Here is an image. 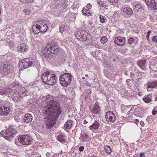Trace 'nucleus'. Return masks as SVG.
<instances>
[{"mask_svg":"<svg viewBox=\"0 0 157 157\" xmlns=\"http://www.w3.org/2000/svg\"><path fill=\"white\" fill-rule=\"evenodd\" d=\"M58 76L55 74H52L49 72L47 71L44 73L41 76L42 81L46 84L49 85H52L57 82Z\"/></svg>","mask_w":157,"mask_h":157,"instance_id":"obj_4","label":"nucleus"},{"mask_svg":"<svg viewBox=\"0 0 157 157\" xmlns=\"http://www.w3.org/2000/svg\"><path fill=\"white\" fill-rule=\"evenodd\" d=\"M83 122L84 124H86L88 123V121H87V120L85 119L84 120Z\"/></svg>","mask_w":157,"mask_h":157,"instance_id":"obj_62","label":"nucleus"},{"mask_svg":"<svg viewBox=\"0 0 157 157\" xmlns=\"http://www.w3.org/2000/svg\"><path fill=\"white\" fill-rule=\"evenodd\" d=\"M105 75L107 78H108L109 77V75L108 74L107 72H104Z\"/></svg>","mask_w":157,"mask_h":157,"instance_id":"obj_61","label":"nucleus"},{"mask_svg":"<svg viewBox=\"0 0 157 157\" xmlns=\"http://www.w3.org/2000/svg\"><path fill=\"white\" fill-rule=\"evenodd\" d=\"M122 10L124 13L128 15L132 14L133 12L132 9L128 6L123 8Z\"/></svg>","mask_w":157,"mask_h":157,"instance_id":"obj_27","label":"nucleus"},{"mask_svg":"<svg viewBox=\"0 0 157 157\" xmlns=\"http://www.w3.org/2000/svg\"><path fill=\"white\" fill-rule=\"evenodd\" d=\"M84 148L83 146H81L79 148L78 150L80 152L83 151L84 150Z\"/></svg>","mask_w":157,"mask_h":157,"instance_id":"obj_52","label":"nucleus"},{"mask_svg":"<svg viewBox=\"0 0 157 157\" xmlns=\"http://www.w3.org/2000/svg\"><path fill=\"white\" fill-rule=\"evenodd\" d=\"M60 49L57 42L52 41L49 42L43 49V55L47 59H50L51 57L57 55Z\"/></svg>","mask_w":157,"mask_h":157,"instance_id":"obj_2","label":"nucleus"},{"mask_svg":"<svg viewBox=\"0 0 157 157\" xmlns=\"http://www.w3.org/2000/svg\"><path fill=\"white\" fill-rule=\"evenodd\" d=\"M19 84V83L17 82H15L13 83L11 85V87L13 89V90H16L18 91H20L21 90V89L22 88L24 87L21 88Z\"/></svg>","mask_w":157,"mask_h":157,"instance_id":"obj_22","label":"nucleus"},{"mask_svg":"<svg viewBox=\"0 0 157 157\" xmlns=\"http://www.w3.org/2000/svg\"><path fill=\"white\" fill-rule=\"evenodd\" d=\"M16 129L13 128V126L7 129L6 131H3L0 132V134L5 139L11 141L14 137V136L16 134Z\"/></svg>","mask_w":157,"mask_h":157,"instance_id":"obj_7","label":"nucleus"},{"mask_svg":"<svg viewBox=\"0 0 157 157\" xmlns=\"http://www.w3.org/2000/svg\"><path fill=\"white\" fill-rule=\"evenodd\" d=\"M89 33V31L87 30L79 29L75 32V35L78 40L85 42L86 41L87 36Z\"/></svg>","mask_w":157,"mask_h":157,"instance_id":"obj_9","label":"nucleus"},{"mask_svg":"<svg viewBox=\"0 0 157 157\" xmlns=\"http://www.w3.org/2000/svg\"><path fill=\"white\" fill-rule=\"evenodd\" d=\"M140 124L142 126H143L144 124V123L143 121H141L140 122Z\"/></svg>","mask_w":157,"mask_h":157,"instance_id":"obj_64","label":"nucleus"},{"mask_svg":"<svg viewBox=\"0 0 157 157\" xmlns=\"http://www.w3.org/2000/svg\"><path fill=\"white\" fill-rule=\"evenodd\" d=\"M139 156L140 157H145V153L143 152L140 153Z\"/></svg>","mask_w":157,"mask_h":157,"instance_id":"obj_53","label":"nucleus"},{"mask_svg":"<svg viewBox=\"0 0 157 157\" xmlns=\"http://www.w3.org/2000/svg\"><path fill=\"white\" fill-rule=\"evenodd\" d=\"M107 1L110 4H112L114 3H117L118 2V0H107Z\"/></svg>","mask_w":157,"mask_h":157,"instance_id":"obj_44","label":"nucleus"},{"mask_svg":"<svg viewBox=\"0 0 157 157\" xmlns=\"http://www.w3.org/2000/svg\"><path fill=\"white\" fill-rule=\"evenodd\" d=\"M152 114L154 116L156 114V111H155V109H154L152 111Z\"/></svg>","mask_w":157,"mask_h":157,"instance_id":"obj_59","label":"nucleus"},{"mask_svg":"<svg viewBox=\"0 0 157 157\" xmlns=\"http://www.w3.org/2000/svg\"><path fill=\"white\" fill-rule=\"evenodd\" d=\"M40 114L47 117V120L44 125L46 129L51 128L56 124L58 117L62 113L59 103L53 99L46 103V106L39 110Z\"/></svg>","mask_w":157,"mask_h":157,"instance_id":"obj_1","label":"nucleus"},{"mask_svg":"<svg viewBox=\"0 0 157 157\" xmlns=\"http://www.w3.org/2000/svg\"><path fill=\"white\" fill-rule=\"evenodd\" d=\"M104 148L106 153L109 155H110L111 154L112 149L108 145L105 146Z\"/></svg>","mask_w":157,"mask_h":157,"instance_id":"obj_31","label":"nucleus"},{"mask_svg":"<svg viewBox=\"0 0 157 157\" xmlns=\"http://www.w3.org/2000/svg\"><path fill=\"white\" fill-rule=\"evenodd\" d=\"M72 79V76L70 73H64L59 77L60 83L62 86L67 87L71 83Z\"/></svg>","mask_w":157,"mask_h":157,"instance_id":"obj_8","label":"nucleus"},{"mask_svg":"<svg viewBox=\"0 0 157 157\" xmlns=\"http://www.w3.org/2000/svg\"><path fill=\"white\" fill-rule=\"evenodd\" d=\"M124 40V38L121 37H117L115 38L114 42L118 46H123L125 44Z\"/></svg>","mask_w":157,"mask_h":157,"instance_id":"obj_18","label":"nucleus"},{"mask_svg":"<svg viewBox=\"0 0 157 157\" xmlns=\"http://www.w3.org/2000/svg\"><path fill=\"white\" fill-rule=\"evenodd\" d=\"M23 12L25 15H28L30 14L31 11L29 9L26 8L24 9Z\"/></svg>","mask_w":157,"mask_h":157,"instance_id":"obj_39","label":"nucleus"},{"mask_svg":"<svg viewBox=\"0 0 157 157\" xmlns=\"http://www.w3.org/2000/svg\"><path fill=\"white\" fill-rule=\"evenodd\" d=\"M91 5L90 3L87 4L86 6V9L89 10L91 8Z\"/></svg>","mask_w":157,"mask_h":157,"instance_id":"obj_48","label":"nucleus"},{"mask_svg":"<svg viewBox=\"0 0 157 157\" xmlns=\"http://www.w3.org/2000/svg\"><path fill=\"white\" fill-rule=\"evenodd\" d=\"M38 25L36 24V25H33L32 27V29L33 32L35 34H38L40 32V28H39Z\"/></svg>","mask_w":157,"mask_h":157,"instance_id":"obj_30","label":"nucleus"},{"mask_svg":"<svg viewBox=\"0 0 157 157\" xmlns=\"http://www.w3.org/2000/svg\"><path fill=\"white\" fill-rule=\"evenodd\" d=\"M108 39L105 36H103L100 39V41L102 44L105 43L107 42Z\"/></svg>","mask_w":157,"mask_h":157,"instance_id":"obj_38","label":"nucleus"},{"mask_svg":"<svg viewBox=\"0 0 157 157\" xmlns=\"http://www.w3.org/2000/svg\"><path fill=\"white\" fill-rule=\"evenodd\" d=\"M148 7L153 10L157 9V0H145Z\"/></svg>","mask_w":157,"mask_h":157,"instance_id":"obj_13","label":"nucleus"},{"mask_svg":"<svg viewBox=\"0 0 157 157\" xmlns=\"http://www.w3.org/2000/svg\"><path fill=\"white\" fill-rule=\"evenodd\" d=\"M33 120L32 115L29 113L25 114L24 118L22 120V122L25 123H30Z\"/></svg>","mask_w":157,"mask_h":157,"instance_id":"obj_21","label":"nucleus"},{"mask_svg":"<svg viewBox=\"0 0 157 157\" xmlns=\"http://www.w3.org/2000/svg\"><path fill=\"white\" fill-rule=\"evenodd\" d=\"M35 63V59L32 58H27L20 61L18 63V67L21 70L34 65Z\"/></svg>","mask_w":157,"mask_h":157,"instance_id":"obj_6","label":"nucleus"},{"mask_svg":"<svg viewBox=\"0 0 157 157\" xmlns=\"http://www.w3.org/2000/svg\"><path fill=\"white\" fill-rule=\"evenodd\" d=\"M131 106H135V105H121V109L122 111V112H125V111L127 110V109L128 108H129Z\"/></svg>","mask_w":157,"mask_h":157,"instance_id":"obj_35","label":"nucleus"},{"mask_svg":"<svg viewBox=\"0 0 157 157\" xmlns=\"http://www.w3.org/2000/svg\"><path fill=\"white\" fill-rule=\"evenodd\" d=\"M14 119L17 121H19V117L18 116H16L14 117Z\"/></svg>","mask_w":157,"mask_h":157,"instance_id":"obj_57","label":"nucleus"},{"mask_svg":"<svg viewBox=\"0 0 157 157\" xmlns=\"http://www.w3.org/2000/svg\"><path fill=\"white\" fill-rule=\"evenodd\" d=\"M133 7L134 8L135 10H137V11H139V9H140L142 8L141 5L138 2H135V3L133 6Z\"/></svg>","mask_w":157,"mask_h":157,"instance_id":"obj_32","label":"nucleus"},{"mask_svg":"<svg viewBox=\"0 0 157 157\" xmlns=\"http://www.w3.org/2000/svg\"><path fill=\"white\" fill-rule=\"evenodd\" d=\"M52 151L51 153L50 152H47L46 154V156L48 157H52Z\"/></svg>","mask_w":157,"mask_h":157,"instance_id":"obj_50","label":"nucleus"},{"mask_svg":"<svg viewBox=\"0 0 157 157\" xmlns=\"http://www.w3.org/2000/svg\"><path fill=\"white\" fill-rule=\"evenodd\" d=\"M146 61L145 60H140L138 61L137 64L138 66L142 70L145 71L146 69Z\"/></svg>","mask_w":157,"mask_h":157,"instance_id":"obj_24","label":"nucleus"},{"mask_svg":"<svg viewBox=\"0 0 157 157\" xmlns=\"http://www.w3.org/2000/svg\"><path fill=\"white\" fill-rule=\"evenodd\" d=\"M91 90L90 89H88L87 91L88 93L86 95H85L84 100L86 101H88V100L90 98V94H91Z\"/></svg>","mask_w":157,"mask_h":157,"instance_id":"obj_33","label":"nucleus"},{"mask_svg":"<svg viewBox=\"0 0 157 157\" xmlns=\"http://www.w3.org/2000/svg\"><path fill=\"white\" fill-rule=\"evenodd\" d=\"M65 29V26L63 25H61L59 26V32L61 33H63Z\"/></svg>","mask_w":157,"mask_h":157,"instance_id":"obj_40","label":"nucleus"},{"mask_svg":"<svg viewBox=\"0 0 157 157\" xmlns=\"http://www.w3.org/2000/svg\"><path fill=\"white\" fill-rule=\"evenodd\" d=\"M106 122V123L114 122L116 119V117L112 111L107 112L105 116Z\"/></svg>","mask_w":157,"mask_h":157,"instance_id":"obj_12","label":"nucleus"},{"mask_svg":"<svg viewBox=\"0 0 157 157\" xmlns=\"http://www.w3.org/2000/svg\"><path fill=\"white\" fill-rule=\"evenodd\" d=\"M56 136L57 140L61 143H63L66 142V140L65 139L66 137L65 135L61 133Z\"/></svg>","mask_w":157,"mask_h":157,"instance_id":"obj_28","label":"nucleus"},{"mask_svg":"<svg viewBox=\"0 0 157 157\" xmlns=\"http://www.w3.org/2000/svg\"><path fill=\"white\" fill-rule=\"evenodd\" d=\"M8 89L10 90H9L10 92L8 91L7 95L17 101H21V98H23L25 96H28L30 93L27 87L22 88L20 91L13 90L11 88H8Z\"/></svg>","mask_w":157,"mask_h":157,"instance_id":"obj_3","label":"nucleus"},{"mask_svg":"<svg viewBox=\"0 0 157 157\" xmlns=\"http://www.w3.org/2000/svg\"><path fill=\"white\" fill-rule=\"evenodd\" d=\"M130 76L131 78H133L134 77L135 75L133 72H130Z\"/></svg>","mask_w":157,"mask_h":157,"instance_id":"obj_54","label":"nucleus"},{"mask_svg":"<svg viewBox=\"0 0 157 157\" xmlns=\"http://www.w3.org/2000/svg\"><path fill=\"white\" fill-rule=\"evenodd\" d=\"M135 109L134 107L130 109L127 112V115H131L132 116L134 115L135 112Z\"/></svg>","mask_w":157,"mask_h":157,"instance_id":"obj_36","label":"nucleus"},{"mask_svg":"<svg viewBox=\"0 0 157 157\" xmlns=\"http://www.w3.org/2000/svg\"><path fill=\"white\" fill-rule=\"evenodd\" d=\"M133 122L137 124L139 122V121L137 119H135L133 120Z\"/></svg>","mask_w":157,"mask_h":157,"instance_id":"obj_55","label":"nucleus"},{"mask_svg":"<svg viewBox=\"0 0 157 157\" xmlns=\"http://www.w3.org/2000/svg\"><path fill=\"white\" fill-rule=\"evenodd\" d=\"M10 108L4 106H0V115H7L10 112Z\"/></svg>","mask_w":157,"mask_h":157,"instance_id":"obj_14","label":"nucleus"},{"mask_svg":"<svg viewBox=\"0 0 157 157\" xmlns=\"http://www.w3.org/2000/svg\"><path fill=\"white\" fill-rule=\"evenodd\" d=\"M89 10H88L84 7L83 8L82 11V13L84 15L86 16V13H87Z\"/></svg>","mask_w":157,"mask_h":157,"instance_id":"obj_43","label":"nucleus"},{"mask_svg":"<svg viewBox=\"0 0 157 157\" xmlns=\"http://www.w3.org/2000/svg\"><path fill=\"white\" fill-rule=\"evenodd\" d=\"M9 90L10 89H8V88L3 90L1 88H0V95H7L8 91L10 92Z\"/></svg>","mask_w":157,"mask_h":157,"instance_id":"obj_34","label":"nucleus"},{"mask_svg":"<svg viewBox=\"0 0 157 157\" xmlns=\"http://www.w3.org/2000/svg\"><path fill=\"white\" fill-rule=\"evenodd\" d=\"M19 1L23 3H26L27 2L26 0H19Z\"/></svg>","mask_w":157,"mask_h":157,"instance_id":"obj_63","label":"nucleus"},{"mask_svg":"<svg viewBox=\"0 0 157 157\" xmlns=\"http://www.w3.org/2000/svg\"><path fill=\"white\" fill-rule=\"evenodd\" d=\"M98 4L100 6L105 7L106 6V2L104 1H99L98 2Z\"/></svg>","mask_w":157,"mask_h":157,"instance_id":"obj_37","label":"nucleus"},{"mask_svg":"<svg viewBox=\"0 0 157 157\" xmlns=\"http://www.w3.org/2000/svg\"><path fill=\"white\" fill-rule=\"evenodd\" d=\"M67 2V0H58L56 2L55 6L56 9L55 11L57 13H55V16H58L61 12L69 9V7Z\"/></svg>","mask_w":157,"mask_h":157,"instance_id":"obj_5","label":"nucleus"},{"mask_svg":"<svg viewBox=\"0 0 157 157\" xmlns=\"http://www.w3.org/2000/svg\"><path fill=\"white\" fill-rule=\"evenodd\" d=\"M100 125L99 123L97 121H95L93 124L89 127V128L92 130H97L98 129Z\"/></svg>","mask_w":157,"mask_h":157,"instance_id":"obj_23","label":"nucleus"},{"mask_svg":"<svg viewBox=\"0 0 157 157\" xmlns=\"http://www.w3.org/2000/svg\"><path fill=\"white\" fill-rule=\"evenodd\" d=\"M39 28H40V32L45 33L47 30L48 26L45 22H42L38 25Z\"/></svg>","mask_w":157,"mask_h":157,"instance_id":"obj_20","label":"nucleus"},{"mask_svg":"<svg viewBox=\"0 0 157 157\" xmlns=\"http://www.w3.org/2000/svg\"><path fill=\"white\" fill-rule=\"evenodd\" d=\"M64 126L66 131H69L72 127V121L71 120L67 121L65 122Z\"/></svg>","mask_w":157,"mask_h":157,"instance_id":"obj_25","label":"nucleus"},{"mask_svg":"<svg viewBox=\"0 0 157 157\" xmlns=\"http://www.w3.org/2000/svg\"><path fill=\"white\" fill-rule=\"evenodd\" d=\"M144 110L142 108H140L138 110L136 109L134 113V115L138 117H142L144 116Z\"/></svg>","mask_w":157,"mask_h":157,"instance_id":"obj_26","label":"nucleus"},{"mask_svg":"<svg viewBox=\"0 0 157 157\" xmlns=\"http://www.w3.org/2000/svg\"><path fill=\"white\" fill-rule=\"evenodd\" d=\"M29 47L25 44L21 43L18 45L17 47V51L19 52H26L28 50Z\"/></svg>","mask_w":157,"mask_h":157,"instance_id":"obj_15","label":"nucleus"},{"mask_svg":"<svg viewBox=\"0 0 157 157\" xmlns=\"http://www.w3.org/2000/svg\"><path fill=\"white\" fill-rule=\"evenodd\" d=\"M59 156V154H54L52 155V157H58Z\"/></svg>","mask_w":157,"mask_h":157,"instance_id":"obj_60","label":"nucleus"},{"mask_svg":"<svg viewBox=\"0 0 157 157\" xmlns=\"http://www.w3.org/2000/svg\"><path fill=\"white\" fill-rule=\"evenodd\" d=\"M103 65L105 67H108L110 66V64L109 62L107 61V60H105L103 62Z\"/></svg>","mask_w":157,"mask_h":157,"instance_id":"obj_42","label":"nucleus"},{"mask_svg":"<svg viewBox=\"0 0 157 157\" xmlns=\"http://www.w3.org/2000/svg\"><path fill=\"white\" fill-rule=\"evenodd\" d=\"M152 40L154 42L157 43V36H153L152 38Z\"/></svg>","mask_w":157,"mask_h":157,"instance_id":"obj_51","label":"nucleus"},{"mask_svg":"<svg viewBox=\"0 0 157 157\" xmlns=\"http://www.w3.org/2000/svg\"><path fill=\"white\" fill-rule=\"evenodd\" d=\"M89 137L88 134L85 132L83 133L81 132L80 134V137L79 138V140L82 143H84L88 141L87 139H88Z\"/></svg>","mask_w":157,"mask_h":157,"instance_id":"obj_19","label":"nucleus"},{"mask_svg":"<svg viewBox=\"0 0 157 157\" xmlns=\"http://www.w3.org/2000/svg\"><path fill=\"white\" fill-rule=\"evenodd\" d=\"M91 12H90V10H89L87 12V13H86V16H91Z\"/></svg>","mask_w":157,"mask_h":157,"instance_id":"obj_56","label":"nucleus"},{"mask_svg":"<svg viewBox=\"0 0 157 157\" xmlns=\"http://www.w3.org/2000/svg\"><path fill=\"white\" fill-rule=\"evenodd\" d=\"M90 110L92 113L98 114L100 113L101 107L98 103H97L92 106Z\"/></svg>","mask_w":157,"mask_h":157,"instance_id":"obj_16","label":"nucleus"},{"mask_svg":"<svg viewBox=\"0 0 157 157\" xmlns=\"http://www.w3.org/2000/svg\"><path fill=\"white\" fill-rule=\"evenodd\" d=\"M144 73L142 72H139L136 74V76L139 78H141L142 75H144Z\"/></svg>","mask_w":157,"mask_h":157,"instance_id":"obj_45","label":"nucleus"},{"mask_svg":"<svg viewBox=\"0 0 157 157\" xmlns=\"http://www.w3.org/2000/svg\"><path fill=\"white\" fill-rule=\"evenodd\" d=\"M152 96L151 94L145 95L143 98V100L145 103H149L152 101Z\"/></svg>","mask_w":157,"mask_h":157,"instance_id":"obj_29","label":"nucleus"},{"mask_svg":"<svg viewBox=\"0 0 157 157\" xmlns=\"http://www.w3.org/2000/svg\"><path fill=\"white\" fill-rule=\"evenodd\" d=\"M13 70V67L10 65H8L6 63H3L1 67L0 72L3 76H4L9 73H11Z\"/></svg>","mask_w":157,"mask_h":157,"instance_id":"obj_10","label":"nucleus"},{"mask_svg":"<svg viewBox=\"0 0 157 157\" xmlns=\"http://www.w3.org/2000/svg\"><path fill=\"white\" fill-rule=\"evenodd\" d=\"M15 144H17L18 146H19L20 143H21L20 141H19V140H17V141H15Z\"/></svg>","mask_w":157,"mask_h":157,"instance_id":"obj_58","label":"nucleus"},{"mask_svg":"<svg viewBox=\"0 0 157 157\" xmlns=\"http://www.w3.org/2000/svg\"><path fill=\"white\" fill-rule=\"evenodd\" d=\"M31 137L28 135L20 136L18 137V140L23 145H27L31 144L32 141Z\"/></svg>","mask_w":157,"mask_h":157,"instance_id":"obj_11","label":"nucleus"},{"mask_svg":"<svg viewBox=\"0 0 157 157\" xmlns=\"http://www.w3.org/2000/svg\"><path fill=\"white\" fill-rule=\"evenodd\" d=\"M144 88H146L147 89L148 91H150L149 89H151L155 88L157 86V82L153 81L148 82L147 84H145L144 85Z\"/></svg>","mask_w":157,"mask_h":157,"instance_id":"obj_17","label":"nucleus"},{"mask_svg":"<svg viewBox=\"0 0 157 157\" xmlns=\"http://www.w3.org/2000/svg\"><path fill=\"white\" fill-rule=\"evenodd\" d=\"M30 86H31L32 87H35L37 86L36 83V82H32L30 83Z\"/></svg>","mask_w":157,"mask_h":157,"instance_id":"obj_49","label":"nucleus"},{"mask_svg":"<svg viewBox=\"0 0 157 157\" xmlns=\"http://www.w3.org/2000/svg\"><path fill=\"white\" fill-rule=\"evenodd\" d=\"M100 22L102 23H104L105 22L106 19L102 15H100L99 16Z\"/></svg>","mask_w":157,"mask_h":157,"instance_id":"obj_41","label":"nucleus"},{"mask_svg":"<svg viewBox=\"0 0 157 157\" xmlns=\"http://www.w3.org/2000/svg\"><path fill=\"white\" fill-rule=\"evenodd\" d=\"M120 12L119 11H115L113 13V15L115 17H118L120 16Z\"/></svg>","mask_w":157,"mask_h":157,"instance_id":"obj_46","label":"nucleus"},{"mask_svg":"<svg viewBox=\"0 0 157 157\" xmlns=\"http://www.w3.org/2000/svg\"><path fill=\"white\" fill-rule=\"evenodd\" d=\"M134 39L132 37L130 38L128 40V43L129 44H131L132 43L134 42Z\"/></svg>","mask_w":157,"mask_h":157,"instance_id":"obj_47","label":"nucleus"}]
</instances>
